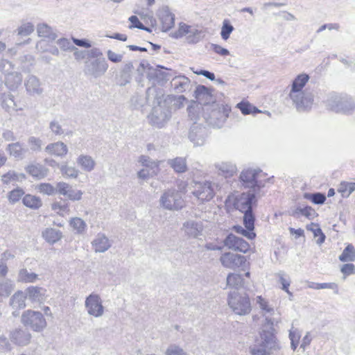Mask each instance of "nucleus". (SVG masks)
Masks as SVG:
<instances>
[{
  "label": "nucleus",
  "mask_w": 355,
  "mask_h": 355,
  "mask_svg": "<svg viewBox=\"0 0 355 355\" xmlns=\"http://www.w3.org/2000/svg\"><path fill=\"white\" fill-rule=\"evenodd\" d=\"M23 203L25 206L32 209H37L42 206L40 198L30 194L26 195L24 197Z\"/></svg>",
  "instance_id": "8fccbe9b"
},
{
  "label": "nucleus",
  "mask_w": 355,
  "mask_h": 355,
  "mask_svg": "<svg viewBox=\"0 0 355 355\" xmlns=\"http://www.w3.org/2000/svg\"><path fill=\"white\" fill-rule=\"evenodd\" d=\"M6 151L10 156L18 159H21L26 153V149H25L19 142H15L8 144L6 147Z\"/></svg>",
  "instance_id": "473e14b6"
},
{
  "label": "nucleus",
  "mask_w": 355,
  "mask_h": 355,
  "mask_svg": "<svg viewBox=\"0 0 355 355\" xmlns=\"http://www.w3.org/2000/svg\"><path fill=\"white\" fill-rule=\"evenodd\" d=\"M46 290L42 287L29 286L25 291L27 298L32 302H41L44 300Z\"/></svg>",
  "instance_id": "a878e982"
},
{
  "label": "nucleus",
  "mask_w": 355,
  "mask_h": 355,
  "mask_svg": "<svg viewBox=\"0 0 355 355\" xmlns=\"http://www.w3.org/2000/svg\"><path fill=\"white\" fill-rule=\"evenodd\" d=\"M227 284L230 287L239 289L243 285V279L239 274L230 273L227 277Z\"/></svg>",
  "instance_id": "49530a36"
},
{
  "label": "nucleus",
  "mask_w": 355,
  "mask_h": 355,
  "mask_svg": "<svg viewBox=\"0 0 355 355\" xmlns=\"http://www.w3.org/2000/svg\"><path fill=\"white\" fill-rule=\"evenodd\" d=\"M26 170L28 174L38 180L45 178L48 174V169L40 164H31Z\"/></svg>",
  "instance_id": "c9c22d12"
},
{
  "label": "nucleus",
  "mask_w": 355,
  "mask_h": 355,
  "mask_svg": "<svg viewBox=\"0 0 355 355\" xmlns=\"http://www.w3.org/2000/svg\"><path fill=\"white\" fill-rule=\"evenodd\" d=\"M21 321L24 326L37 332L46 327V322L42 313L33 310L24 311L21 315Z\"/></svg>",
  "instance_id": "9d476101"
},
{
  "label": "nucleus",
  "mask_w": 355,
  "mask_h": 355,
  "mask_svg": "<svg viewBox=\"0 0 355 355\" xmlns=\"http://www.w3.org/2000/svg\"><path fill=\"white\" fill-rule=\"evenodd\" d=\"M228 305L234 313L239 315L249 314L251 311V304L246 293L232 291L228 295Z\"/></svg>",
  "instance_id": "39448f33"
},
{
  "label": "nucleus",
  "mask_w": 355,
  "mask_h": 355,
  "mask_svg": "<svg viewBox=\"0 0 355 355\" xmlns=\"http://www.w3.org/2000/svg\"><path fill=\"white\" fill-rule=\"evenodd\" d=\"M15 283L9 279H0V299L10 296L15 289Z\"/></svg>",
  "instance_id": "e433bc0d"
},
{
  "label": "nucleus",
  "mask_w": 355,
  "mask_h": 355,
  "mask_svg": "<svg viewBox=\"0 0 355 355\" xmlns=\"http://www.w3.org/2000/svg\"><path fill=\"white\" fill-rule=\"evenodd\" d=\"M189 139L194 146H200L205 144L206 137V129L204 127L193 125L189 135Z\"/></svg>",
  "instance_id": "5701e85b"
},
{
  "label": "nucleus",
  "mask_w": 355,
  "mask_h": 355,
  "mask_svg": "<svg viewBox=\"0 0 355 355\" xmlns=\"http://www.w3.org/2000/svg\"><path fill=\"white\" fill-rule=\"evenodd\" d=\"M160 206L167 210H179L184 206L182 193L175 189L165 191L159 199Z\"/></svg>",
  "instance_id": "6e6552de"
},
{
  "label": "nucleus",
  "mask_w": 355,
  "mask_h": 355,
  "mask_svg": "<svg viewBox=\"0 0 355 355\" xmlns=\"http://www.w3.org/2000/svg\"><path fill=\"white\" fill-rule=\"evenodd\" d=\"M92 247L96 252H105L111 247V243L108 238L102 233L97 234L92 242Z\"/></svg>",
  "instance_id": "393cba45"
},
{
  "label": "nucleus",
  "mask_w": 355,
  "mask_h": 355,
  "mask_svg": "<svg viewBox=\"0 0 355 355\" xmlns=\"http://www.w3.org/2000/svg\"><path fill=\"white\" fill-rule=\"evenodd\" d=\"M36 189L44 195L52 196L56 193V186L50 183H41L36 186Z\"/></svg>",
  "instance_id": "5fc2aeb1"
},
{
  "label": "nucleus",
  "mask_w": 355,
  "mask_h": 355,
  "mask_svg": "<svg viewBox=\"0 0 355 355\" xmlns=\"http://www.w3.org/2000/svg\"><path fill=\"white\" fill-rule=\"evenodd\" d=\"M261 342L250 348V355H279L282 349L280 341L275 335L274 329L262 331Z\"/></svg>",
  "instance_id": "f03ea898"
},
{
  "label": "nucleus",
  "mask_w": 355,
  "mask_h": 355,
  "mask_svg": "<svg viewBox=\"0 0 355 355\" xmlns=\"http://www.w3.org/2000/svg\"><path fill=\"white\" fill-rule=\"evenodd\" d=\"M255 193L249 191L248 192H243L240 195H238L234 200V206L235 209L239 210L241 212L244 214V216L247 214H253L252 211V204L255 202Z\"/></svg>",
  "instance_id": "f8f14e48"
},
{
  "label": "nucleus",
  "mask_w": 355,
  "mask_h": 355,
  "mask_svg": "<svg viewBox=\"0 0 355 355\" xmlns=\"http://www.w3.org/2000/svg\"><path fill=\"white\" fill-rule=\"evenodd\" d=\"M214 109L210 113L211 123L220 128L223 125L231 112V107L224 104H214L211 105Z\"/></svg>",
  "instance_id": "ddd939ff"
},
{
  "label": "nucleus",
  "mask_w": 355,
  "mask_h": 355,
  "mask_svg": "<svg viewBox=\"0 0 355 355\" xmlns=\"http://www.w3.org/2000/svg\"><path fill=\"white\" fill-rule=\"evenodd\" d=\"M62 174L69 178H76L78 176L79 171L73 166L63 165L60 168Z\"/></svg>",
  "instance_id": "bf43d9fd"
},
{
  "label": "nucleus",
  "mask_w": 355,
  "mask_h": 355,
  "mask_svg": "<svg viewBox=\"0 0 355 355\" xmlns=\"http://www.w3.org/2000/svg\"><path fill=\"white\" fill-rule=\"evenodd\" d=\"M103 300L101 295L92 292L85 297L84 306L89 316L94 318H100L104 314L105 308L103 304Z\"/></svg>",
  "instance_id": "1a4fd4ad"
},
{
  "label": "nucleus",
  "mask_w": 355,
  "mask_h": 355,
  "mask_svg": "<svg viewBox=\"0 0 355 355\" xmlns=\"http://www.w3.org/2000/svg\"><path fill=\"white\" fill-rule=\"evenodd\" d=\"M83 193L81 190L73 189L71 187L68 193L64 196L69 200L72 201H78L82 199Z\"/></svg>",
  "instance_id": "e2e57ef3"
},
{
  "label": "nucleus",
  "mask_w": 355,
  "mask_h": 355,
  "mask_svg": "<svg viewBox=\"0 0 355 355\" xmlns=\"http://www.w3.org/2000/svg\"><path fill=\"white\" fill-rule=\"evenodd\" d=\"M148 78L150 80H153L154 83L163 84L169 80L170 76L163 68H160L151 70L148 73Z\"/></svg>",
  "instance_id": "72a5a7b5"
},
{
  "label": "nucleus",
  "mask_w": 355,
  "mask_h": 355,
  "mask_svg": "<svg viewBox=\"0 0 355 355\" xmlns=\"http://www.w3.org/2000/svg\"><path fill=\"white\" fill-rule=\"evenodd\" d=\"M45 151L49 155L63 157L67 154L68 148L63 142L57 141L48 144L45 148Z\"/></svg>",
  "instance_id": "b1692460"
},
{
  "label": "nucleus",
  "mask_w": 355,
  "mask_h": 355,
  "mask_svg": "<svg viewBox=\"0 0 355 355\" xmlns=\"http://www.w3.org/2000/svg\"><path fill=\"white\" fill-rule=\"evenodd\" d=\"M219 260L224 268L232 270L241 268L244 270L249 265L245 256L230 252L222 254Z\"/></svg>",
  "instance_id": "9b49d317"
},
{
  "label": "nucleus",
  "mask_w": 355,
  "mask_h": 355,
  "mask_svg": "<svg viewBox=\"0 0 355 355\" xmlns=\"http://www.w3.org/2000/svg\"><path fill=\"white\" fill-rule=\"evenodd\" d=\"M339 260L343 262L355 261V248L352 244L347 245L344 249L342 254L339 256Z\"/></svg>",
  "instance_id": "de8ad7c7"
},
{
  "label": "nucleus",
  "mask_w": 355,
  "mask_h": 355,
  "mask_svg": "<svg viewBox=\"0 0 355 355\" xmlns=\"http://www.w3.org/2000/svg\"><path fill=\"white\" fill-rule=\"evenodd\" d=\"M203 37L202 31L196 28H192L191 32L187 36V40L189 43L196 44L199 42Z\"/></svg>",
  "instance_id": "13d9d810"
},
{
  "label": "nucleus",
  "mask_w": 355,
  "mask_h": 355,
  "mask_svg": "<svg viewBox=\"0 0 355 355\" xmlns=\"http://www.w3.org/2000/svg\"><path fill=\"white\" fill-rule=\"evenodd\" d=\"M326 105L334 112L343 114L351 113L355 107L352 98L336 94H331L327 97Z\"/></svg>",
  "instance_id": "20e7f679"
},
{
  "label": "nucleus",
  "mask_w": 355,
  "mask_h": 355,
  "mask_svg": "<svg viewBox=\"0 0 355 355\" xmlns=\"http://www.w3.org/2000/svg\"><path fill=\"white\" fill-rule=\"evenodd\" d=\"M309 80L308 74L301 73L296 76L291 84L289 97L299 112L309 110L313 103V94L302 90Z\"/></svg>",
  "instance_id": "f257e3e1"
},
{
  "label": "nucleus",
  "mask_w": 355,
  "mask_h": 355,
  "mask_svg": "<svg viewBox=\"0 0 355 355\" xmlns=\"http://www.w3.org/2000/svg\"><path fill=\"white\" fill-rule=\"evenodd\" d=\"M27 296L25 292L17 291L10 300V305L15 309H22L26 306Z\"/></svg>",
  "instance_id": "cd10ccee"
},
{
  "label": "nucleus",
  "mask_w": 355,
  "mask_h": 355,
  "mask_svg": "<svg viewBox=\"0 0 355 355\" xmlns=\"http://www.w3.org/2000/svg\"><path fill=\"white\" fill-rule=\"evenodd\" d=\"M108 69V64L104 58H97L87 63L85 67V73L94 78L103 76Z\"/></svg>",
  "instance_id": "a211bd4d"
},
{
  "label": "nucleus",
  "mask_w": 355,
  "mask_h": 355,
  "mask_svg": "<svg viewBox=\"0 0 355 355\" xmlns=\"http://www.w3.org/2000/svg\"><path fill=\"white\" fill-rule=\"evenodd\" d=\"M215 184L211 182H195L193 194L201 202L209 201L214 196Z\"/></svg>",
  "instance_id": "2eb2a0df"
},
{
  "label": "nucleus",
  "mask_w": 355,
  "mask_h": 355,
  "mask_svg": "<svg viewBox=\"0 0 355 355\" xmlns=\"http://www.w3.org/2000/svg\"><path fill=\"white\" fill-rule=\"evenodd\" d=\"M163 98L171 108V112L173 110H175L182 107L184 106V102L187 101V98L182 95L178 96L168 95Z\"/></svg>",
  "instance_id": "f704fd0d"
},
{
  "label": "nucleus",
  "mask_w": 355,
  "mask_h": 355,
  "mask_svg": "<svg viewBox=\"0 0 355 355\" xmlns=\"http://www.w3.org/2000/svg\"><path fill=\"white\" fill-rule=\"evenodd\" d=\"M129 21L131 23V25L129 26L130 28H137L141 30L146 31L147 32H151L150 28L146 27L143 25L141 22L139 20L138 17L135 15H132L129 17Z\"/></svg>",
  "instance_id": "0e129e2a"
},
{
  "label": "nucleus",
  "mask_w": 355,
  "mask_h": 355,
  "mask_svg": "<svg viewBox=\"0 0 355 355\" xmlns=\"http://www.w3.org/2000/svg\"><path fill=\"white\" fill-rule=\"evenodd\" d=\"M51 209L62 216L70 214L69 204L66 200L54 202L51 205Z\"/></svg>",
  "instance_id": "79ce46f5"
},
{
  "label": "nucleus",
  "mask_w": 355,
  "mask_h": 355,
  "mask_svg": "<svg viewBox=\"0 0 355 355\" xmlns=\"http://www.w3.org/2000/svg\"><path fill=\"white\" fill-rule=\"evenodd\" d=\"M300 215L305 216L308 219H313L317 216V213L312 207L306 206L303 208L297 207L293 213V216L297 218H299Z\"/></svg>",
  "instance_id": "37998d69"
},
{
  "label": "nucleus",
  "mask_w": 355,
  "mask_h": 355,
  "mask_svg": "<svg viewBox=\"0 0 355 355\" xmlns=\"http://www.w3.org/2000/svg\"><path fill=\"white\" fill-rule=\"evenodd\" d=\"M37 32L39 37H46L50 40H55L57 38V34L53 28L45 23L37 25Z\"/></svg>",
  "instance_id": "7c9ffc66"
},
{
  "label": "nucleus",
  "mask_w": 355,
  "mask_h": 355,
  "mask_svg": "<svg viewBox=\"0 0 355 355\" xmlns=\"http://www.w3.org/2000/svg\"><path fill=\"white\" fill-rule=\"evenodd\" d=\"M191 29L192 28L190 26H188L184 23H180L179 24L178 30L172 33L171 36L176 39L180 38L184 35H188Z\"/></svg>",
  "instance_id": "4d7b16f0"
},
{
  "label": "nucleus",
  "mask_w": 355,
  "mask_h": 355,
  "mask_svg": "<svg viewBox=\"0 0 355 355\" xmlns=\"http://www.w3.org/2000/svg\"><path fill=\"white\" fill-rule=\"evenodd\" d=\"M236 107L241 110L242 114H243L244 115L260 112V110H259L256 107L252 105L250 103L248 102L242 101L238 103Z\"/></svg>",
  "instance_id": "864d4df0"
},
{
  "label": "nucleus",
  "mask_w": 355,
  "mask_h": 355,
  "mask_svg": "<svg viewBox=\"0 0 355 355\" xmlns=\"http://www.w3.org/2000/svg\"><path fill=\"white\" fill-rule=\"evenodd\" d=\"M27 142L31 150L40 151L42 150V141L40 138L32 136L28 139Z\"/></svg>",
  "instance_id": "052dcab7"
},
{
  "label": "nucleus",
  "mask_w": 355,
  "mask_h": 355,
  "mask_svg": "<svg viewBox=\"0 0 355 355\" xmlns=\"http://www.w3.org/2000/svg\"><path fill=\"white\" fill-rule=\"evenodd\" d=\"M159 21L162 24V30L167 32L175 24V15L172 13L168 7L162 8L158 13Z\"/></svg>",
  "instance_id": "412c9836"
},
{
  "label": "nucleus",
  "mask_w": 355,
  "mask_h": 355,
  "mask_svg": "<svg viewBox=\"0 0 355 355\" xmlns=\"http://www.w3.org/2000/svg\"><path fill=\"white\" fill-rule=\"evenodd\" d=\"M69 225L73 228L76 234H83L87 228L86 223L80 218H72L69 220Z\"/></svg>",
  "instance_id": "a18cd8bd"
},
{
  "label": "nucleus",
  "mask_w": 355,
  "mask_h": 355,
  "mask_svg": "<svg viewBox=\"0 0 355 355\" xmlns=\"http://www.w3.org/2000/svg\"><path fill=\"white\" fill-rule=\"evenodd\" d=\"M254 220L255 218L254 214H248L246 216H243V224L245 229H244L241 225H234L233 227V230H235L236 232L242 234L248 239H253L256 236V234L254 232Z\"/></svg>",
  "instance_id": "6ab92c4d"
},
{
  "label": "nucleus",
  "mask_w": 355,
  "mask_h": 355,
  "mask_svg": "<svg viewBox=\"0 0 355 355\" xmlns=\"http://www.w3.org/2000/svg\"><path fill=\"white\" fill-rule=\"evenodd\" d=\"M224 245L233 251L246 253L250 249L249 243L234 234H229L223 241Z\"/></svg>",
  "instance_id": "dca6fc26"
},
{
  "label": "nucleus",
  "mask_w": 355,
  "mask_h": 355,
  "mask_svg": "<svg viewBox=\"0 0 355 355\" xmlns=\"http://www.w3.org/2000/svg\"><path fill=\"white\" fill-rule=\"evenodd\" d=\"M166 355H187V354L184 351L182 348L180 347L171 345H170L166 350Z\"/></svg>",
  "instance_id": "69168bd1"
},
{
  "label": "nucleus",
  "mask_w": 355,
  "mask_h": 355,
  "mask_svg": "<svg viewBox=\"0 0 355 355\" xmlns=\"http://www.w3.org/2000/svg\"><path fill=\"white\" fill-rule=\"evenodd\" d=\"M263 176L261 171L248 168L241 172L240 180L245 187L253 189L252 192L257 193L265 186L266 181L262 180Z\"/></svg>",
  "instance_id": "0eeeda50"
},
{
  "label": "nucleus",
  "mask_w": 355,
  "mask_h": 355,
  "mask_svg": "<svg viewBox=\"0 0 355 355\" xmlns=\"http://www.w3.org/2000/svg\"><path fill=\"white\" fill-rule=\"evenodd\" d=\"M35 29V26L31 22H25L21 24L16 30L17 35L24 37L30 35Z\"/></svg>",
  "instance_id": "603ef678"
},
{
  "label": "nucleus",
  "mask_w": 355,
  "mask_h": 355,
  "mask_svg": "<svg viewBox=\"0 0 355 355\" xmlns=\"http://www.w3.org/2000/svg\"><path fill=\"white\" fill-rule=\"evenodd\" d=\"M58 45L63 51H71L73 49L78 50L71 42L67 38H61L57 41Z\"/></svg>",
  "instance_id": "338daca9"
},
{
  "label": "nucleus",
  "mask_w": 355,
  "mask_h": 355,
  "mask_svg": "<svg viewBox=\"0 0 355 355\" xmlns=\"http://www.w3.org/2000/svg\"><path fill=\"white\" fill-rule=\"evenodd\" d=\"M42 234L44 240L50 244L59 241L62 237V233L60 230L51 227L46 228Z\"/></svg>",
  "instance_id": "c85d7f7f"
},
{
  "label": "nucleus",
  "mask_w": 355,
  "mask_h": 355,
  "mask_svg": "<svg viewBox=\"0 0 355 355\" xmlns=\"http://www.w3.org/2000/svg\"><path fill=\"white\" fill-rule=\"evenodd\" d=\"M24 194V192L23 189H14L9 193V196H8L9 200L11 202L15 203V202L19 201V199L22 197V196Z\"/></svg>",
  "instance_id": "774afa93"
},
{
  "label": "nucleus",
  "mask_w": 355,
  "mask_h": 355,
  "mask_svg": "<svg viewBox=\"0 0 355 355\" xmlns=\"http://www.w3.org/2000/svg\"><path fill=\"white\" fill-rule=\"evenodd\" d=\"M26 178L24 173H18L15 171H9L1 176V181L3 184H8L12 182H21Z\"/></svg>",
  "instance_id": "ea45409f"
},
{
  "label": "nucleus",
  "mask_w": 355,
  "mask_h": 355,
  "mask_svg": "<svg viewBox=\"0 0 355 355\" xmlns=\"http://www.w3.org/2000/svg\"><path fill=\"white\" fill-rule=\"evenodd\" d=\"M204 227L202 221L191 219L182 224L181 230L187 239H200L203 236Z\"/></svg>",
  "instance_id": "4468645a"
},
{
  "label": "nucleus",
  "mask_w": 355,
  "mask_h": 355,
  "mask_svg": "<svg viewBox=\"0 0 355 355\" xmlns=\"http://www.w3.org/2000/svg\"><path fill=\"white\" fill-rule=\"evenodd\" d=\"M197 101L202 105L209 106V104H215V99L209 89L204 85H198L195 90Z\"/></svg>",
  "instance_id": "4be33fe9"
},
{
  "label": "nucleus",
  "mask_w": 355,
  "mask_h": 355,
  "mask_svg": "<svg viewBox=\"0 0 355 355\" xmlns=\"http://www.w3.org/2000/svg\"><path fill=\"white\" fill-rule=\"evenodd\" d=\"M355 191V182H342L339 184L338 191L343 198H348L350 194Z\"/></svg>",
  "instance_id": "09e8293b"
},
{
  "label": "nucleus",
  "mask_w": 355,
  "mask_h": 355,
  "mask_svg": "<svg viewBox=\"0 0 355 355\" xmlns=\"http://www.w3.org/2000/svg\"><path fill=\"white\" fill-rule=\"evenodd\" d=\"M2 106L8 112L22 110L23 108L20 107L17 102L14 100V96L10 94H3L1 96Z\"/></svg>",
  "instance_id": "2f4dec72"
},
{
  "label": "nucleus",
  "mask_w": 355,
  "mask_h": 355,
  "mask_svg": "<svg viewBox=\"0 0 355 355\" xmlns=\"http://www.w3.org/2000/svg\"><path fill=\"white\" fill-rule=\"evenodd\" d=\"M9 338L14 345L19 347H25L31 343L32 336L26 329L16 328L10 331Z\"/></svg>",
  "instance_id": "f3484780"
},
{
  "label": "nucleus",
  "mask_w": 355,
  "mask_h": 355,
  "mask_svg": "<svg viewBox=\"0 0 355 355\" xmlns=\"http://www.w3.org/2000/svg\"><path fill=\"white\" fill-rule=\"evenodd\" d=\"M77 164L83 171L90 172L96 165L95 161L91 156L81 155L77 158Z\"/></svg>",
  "instance_id": "4c0bfd02"
},
{
  "label": "nucleus",
  "mask_w": 355,
  "mask_h": 355,
  "mask_svg": "<svg viewBox=\"0 0 355 355\" xmlns=\"http://www.w3.org/2000/svg\"><path fill=\"white\" fill-rule=\"evenodd\" d=\"M168 164L176 173H184L187 169L186 159L183 157L169 159Z\"/></svg>",
  "instance_id": "a19ab883"
},
{
  "label": "nucleus",
  "mask_w": 355,
  "mask_h": 355,
  "mask_svg": "<svg viewBox=\"0 0 355 355\" xmlns=\"http://www.w3.org/2000/svg\"><path fill=\"white\" fill-rule=\"evenodd\" d=\"M0 72L5 76V85L10 90H15L21 85V74L15 71L14 65L8 60H0Z\"/></svg>",
  "instance_id": "423d86ee"
},
{
  "label": "nucleus",
  "mask_w": 355,
  "mask_h": 355,
  "mask_svg": "<svg viewBox=\"0 0 355 355\" xmlns=\"http://www.w3.org/2000/svg\"><path fill=\"white\" fill-rule=\"evenodd\" d=\"M24 85L27 93L32 96H41L44 92L40 79L34 75H29L25 80Z\"/></svg>",
  "instance_id": "aec40b11"
},
{
  "label": "nucleus",
  "mask_w": 355,
  "mask_h": 355,
  "mask_svg": "<svg viewBox=\"0 0 355 355\" xmlns=\"http://www.w3.org/2000/svg\"><path fill=\"white\" fill-rule=\"evenodd\" d=\"M216 168L225 177H232L236 172V166L230 162H222L215 164Z\"/></svg>",
  "instance_id": "c756f323"
},
{
  "label": "nucleus",
  "mask_w": 355,
  "mask_h": 355,
  "mask_svg": "<svg viewBox=\"0 0 355 355\" xmlns=\"http://www.w3.org/2000/svg\"><path fill=\"white\" fill-rule=\"evenodd\" d=\"M171 110L163 98H157V104L152 108L148 118L149 123L154 127L162 128L164 127L171 118Z\"/></svg>",
  "instance_id": "7ed1b4c3"
},
{
  "label": "nucleus",
  "mask_w": 355,
  "mask_h": 355,
  "mask_svg": "<svg viewBox=\"0 0 355 355\" xmlns=\"http://www.w3.org/2000/svg\"><path fill=\"white\" fill-rule=\"evenodd\" d=\"M305 197L316 205L323 204L326 200L325 195L321 193L306 194Z\"/></svg>",
  "instance_id": "680f3d73"
},
{
  "label": "nucleus",
  "mask_w": 355,
  "mask_h": 355,
  "mask_svg": "<svg viewBox=\"0 0 355 355\" xmlns=\"http://www.w3.org/2000/svg\"><path fill=\"white\" fill-rule=\"evenodd\" d=\"M256 302L259 305L263 316L266 317L267 314L272 315L275 313L274 307L270 304L269 302L266 299L262 297V296H257L256 297Z\"/></svg>",
  "instance_id": "58836bf2"
},
{
  "label": "nucleus",
  "mask_w": 355,
  "mask_h": 355,
  "mask_svg": "<svg viewBox=\"0 0 355 355\" xmlns=\"http://www.w3.org/2000/svg\"><path fill=\"white\" fill-rule=\"evenodd\" d=\"M306 230L311 231L315 238H318L316 240L317 244L321 245L324 242L326 236L318 224L312 223L306 226Z\"/></svg>",
  "instance_id": "c03bdc74"
},
{
  "label": "nucleus",
  "mask_w": 355,
  "mask_h": 355,
  "mask_svg": "<svg viewBox=\"0 0 355 355\" xmlns=\"http://www.w3.org/2000/svg\"><path fill=\"white\" fill-rule=\"evenodd\" d=\"M190 80L184 76H178L172 79L171 85L177 93H182L190 87Z\"/></svg>",
  "instance_id": "bb28decb"
},
{
  "label": "nucleus",
  "mask_w": 355,
  "mask_h": 355,
  "mask_svg": "<svg viewBox=\"0 0 355 355\" xmlns=\"http://www.w3.org/2000/svg\"><path fill=\"white\" fill-rule=\"evenodd\" d=\"M234 30V28L231 24L230 21L228 19H224L220 31V36L222 39L227 40Z\"/></svg>",
  "instance_id": "6e6d98bb"
},
{
  "label": "nucleus",
  "mask_w": 355,
  "mask_h": 355,
  "mask_svg": "<svg viewBox=\"0 0 355 355\" xmlns=\"http://www.w3.org/2000/svg\"><path fill=\"white\" fill-rule=\"evenodd\" d=\"M37 279V275L28 272L26 269H21L19 272L17 279L21 282H34Z\"/></svg>",
  "instance_id": "3c124183"
}]
</instances>
